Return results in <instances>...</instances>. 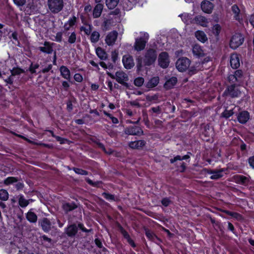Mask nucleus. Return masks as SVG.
Here are the masks:
<instances>
[{"label": "nucleus", "mask_w": 254, "mask_h": 254, "mask_svg": "<svg viewBox=\"0 0 254 254\" xmlns=\"http://www.w3.org/2000/svg\"><path fill=\"white\" fill-rule=\"evenodd\" d=\"M159 81V78L158 76L153 77L151 78L146 84L147 88H151L156 86Z\"/></svg>", "instance_id": "23"}, {"label": "nucleus", "mask_w": 254, "mask_h": 254, "mask_svg": "<svg viewBox=\"0 0 254 254\" xmlns=\"http://www.w3.org/2000/svg\"><path fill=\"white\" fill-rule=\"evenodd\" d=\"M144 81L143 78L137 77L134 79V84L136 86L140 87L143 84Z\"/></svg>", "instance_id": "40"}, {"label": "nucleus", "mask_w": 254, "mask_h": 254, "mask_svg": "<svg viewBox=\"0 0 254 254\" xmlns=\"http://www.w3.org/2000/svg\"><path fill=\"white\" fill-rule=\"evenodd\" d=\"M95 242L96 245L99 248H101L102 247V244L99 240H98L97 239H95Z\"/></svg>", "instance_id": "62"}, {"label": "nucleus", "mask_w": 254, "mask_h": 254, "mask_svg": "<svg viewBox=\"0 0 254 254\" xmlns=\"http://www.w3.org/2000/svg\"><path fill=\"white\" fill-rule=\"evenodd\" d=\"M47 5L49 11L56 14L62 10L64 2L63 0H48Z\"/></svg>", "instance_id": "1"}, {"label": "nucleus", "mask_w": 254, "mask_h": 254, "mask_svg": "<svg viewBox=\"0 0 254 254\" xmlns=\"http://www.w3.org/2000/svg\"><path fill=\"white\" fill-rule=\"evenodd\" d=\"M76 22L75 17H73L70 18L68 21L64 25V28L65 30H68L71 27L74 25Z\"/></svg>", "instance_id": "34"}, {"label": "nucleus", "mask_w": 254, "mask_h": 254, "mask_svg": "<svg viewBox=\"0 0 254 254\" xmlns=\"http://www.w3.org/2000/svg\"><path fill=\"white\" fill-rule=\"evenodd\" d=\"M244 42V38L240 34L237 33L233 36L230 43V46L233 49H236Z\"/></svg>", "instance_id": "4"}, {"label": "nucleus", "mask_w": 254, "mask_h": 254, "mask_svg": "<svg viewBox=\"0 0 254 254\" xmlns=\"http://www.w3.org/2000/svg\"><path fill=\"white\" fill-rule=\"evenodd\" d=\"M141 36L135 39L134 48L137 51L143 50L149 39V34L146 32H140Z\"/></svg>", "instance_id": "2"}, {"label": "nucleus", "mask_w": 254, "mask_h": 254, "mask_svg": "<svg viewBox=\"0 0 254 254\" xmlns=\"http://www.w3.org/2000/svg\"><path fill=\"white\" fill-rule=\"evenodd\" d=\"M14 3L17 6H23L26 3V0H13Z\"/></svg>", "instance_id": "50"}, {"label": "nucleus", "mask_w": 254, "mask_h": 254, "mask_svg": "<svg viewBox=\"0 0 254 254\" xmlns=\"http://www.w3.org/2000/svg\"><path fill=\"white\" fill-rule=\"evenodd\" d=\"M249 21L254 28V15H251L249 18Z\"/></svg>", "instance_id": "59"}, {"label": "nucleus", "mask_w": 254, "mask_h": 254, "mask_svg": "<svg viewBox=\"0 0 254 254\" xmlns=\"http://www.w3.org/2000/svg\"><path fill=\"white\" fill-rule=\"evenodd\" d=\"M52 65L49 64L47 67H45L43 69L42 72L43 73L48 72L50 70H51L52 69Z\"/></svg>", "instance_id": "55"}, {"label": "nucleus", "mask_w": 254, "mask_h": 254, "mask_svg": "<svg viewBox=\"0 0 254 254\" xmlns=\"http://www.w3.org/2000/svg\"><path fill=\"white\" fill-rule=\"evenodd\" d=\"M117 36L118 33L116 31H114L110 32L106 36V43L109 46L113 45L116 41Z\"/></svg>", "instance_id": "12"}, {"label": "nucleus", "mask_w": 254, "mask_h": 254, "mask_svg": "<svg viewBox=\"0 0 254 254\" xmlns=\"http://www.w3.org/2000/svg\"><path fill=\"white\" fill-rule=\"evenodd\" d=\"M62 86L65 90H67L69 87V84L67 81H64L62 82Z\"/></svg>", "instance_id": "54"}, {"label": "nucleus", "mask_w": 254, "mask_h": 254, "mask_svg": "<svg viewBox=\"0 0 254 254\" xmlns=\"http://www.w3.org/2000/svg\"><path fill=\"white\" fill-rule=\"evenodd\" d=\"M195 21L197 24L203 27H206L207 26L208 21L206 18L202 16L198 15L196 16Z\"/></svg>", "instance_id": "25"}, {"label": "nucleus", "mask_w": 254, "mask_h": 254, "mask_svg": "<svg viewBox=\"0 0 254 254\" xmlns=\"http://www.w3.org/2000/svg\"><path fill=\"white\" fill-rule=\"evenodd\" d=\"M192 53L194 55L198 57H203L204 55V53L201 46L198 45H195L192 47Z\"/></svg>", "instance_id": "18"}, {"label": "nucleus", "mask_w": 254, "mask_h": 254, "mask_svg": "<svg viewBox=\"0 0 254 254\" xmlns=\"http://www.w3.org/2000/svg\"><path fill=\"white\" fill-rule=\"evenodd\" d=\"M145 144L144 140H140L138 141H131L129 143V146L132 149H139Z\"/></svg>", "instance_id": "19"}, {"label": "nucleus", "mask_w": 254, "mask_h": 254, "mask_svg": "<svg viewBox=\"0 0 254 254\" xmlns=\"http://www.w3.org/2000/svg\"><path fill=\"white\" fill-rule=\"evenodd\" d=\"M224 94L232 97H237L240 95L241 92L234 85H232L227 88Z\"/></svg>", "instance_id": "7"}, {"label": "nucleus", "mask_w": 254, "mask_h": 254, "mask_svg": "<svg viewBox=\"0 0 254 254\" xmlns=\"http://www.w3.org/2000/svg\"><path fill=\"white\" fill-rule=\"evenodd\" d=\"M161 202H162V204L164 206H167L170 204L171 201L169 198H165L162 200Z\"/></svg>", "instance_id": "51"}, {"label": "nucleus", "mask_w": 254, "mask_h": 254, "mask_svg": "<svg viewBox=\"0 0 254 254\" xmlns=\"http://www.w3.org/2000/svg\"><path fill=\"white\" fill-rule=\"evenodd\" d=\"M8 198V193L5 190H0V199L6 200Z\"/></svg>", "instance_id": "38"}, {"label": "nucleus", "mask_w": 254, "mask_h": 254, "mask_svg": "<svg viewBox=\"0 0 254 254\" xmlns=\"http://www.w3.org/2000/svg\"><path fill=\"white\" fill-rule=\"evenodd\" d=\"M74 79L76 81L81 82L83 80V77L79 73H75L74 75Z\"/></svg>", "instance_id": "48"}, {"label": "nucleus", "mask_w": 254, "mask_h": 254, "mask_svg": "<svg viewBox=\"0 0 254 254\" xmlns=\"http://www.w3.org/2000/svg\"><path fill=\"white\" fill-rule=\"evenodd\" d=\"M221 30V27L219 24H216L214 25L212 29L213 33L216 35L218 36Z\"/></svg>", "instance_id": "39"}, {"label": "nucleus", "mask_w": 254, "mask_h": 254, "mask_svg": "<svg viewBox=\"0 0 254 254\" xmlns=\"http://www.w3.org/2000/svg\"><path fill=\"white\" fill-rule=\"evenodd\" d=\"M130 104L132 106H135L139 107L140 104L138 102L135 101H131L130 102Z\"/></svg>", "instance_id": "64"}, {"label": "nucleus", "mask_w": 254, "mask_h": 254, "mask_svg": "<svg viewBox=\"0 0 254 254\" xmlns=\"http://www.w3.org/2000/svg\"><path fill=\"white\" fill-rule=\"evenodd\" d=\"M26 218L31 223H35L37 220V216L36 214L32 212L28 211L26 214Z\"/></svg>", "instance_id": "31"}, {"label": "nucleus", "mask_w": 254, "mask_h": 254, "mask_svg": "<svg viewBox=\"0 0 254 254\" xmlns=\"http://www.w3.org/2000/svg\"><path fill=\"white\" fill-rule=\"evenodd\" d=\"M77 207L74 203H64L63 204V208L65 212L72 211Z\"/></svg>", "instance_id": "26"}, {"label": "nucleus", "mask_w": 254, "mask_h": 254, "mask_svg": "<svg viewBox=\"0 0 254 254\" xmlns=\"http://www.w3.org/2000/svg\"><path fill=\"white\" fill-rule=\"evenodd\" d=\"M249 118V113L247 111H243L238 116V120L241 124H245Z\"/></svg>", "instance_id": "17"}, {"label": "nucleus", "mask_w": 254, "mask_h": 254, "mask_svg": "<svg viewBox=\"0 0 254 254\" xmlns=\"http://www.w3.org/2000/svg\"><path fill=\"white\" fill-rule=\"evenodd\" d=\"M249 181V178L244 176L239 175L236 177V182L240 184L245 185L248 183Z\"/></svg>", "instance_id": "30"}, {"label": "nucleus", "mask_w": 254, "mask_h": 254, "mask_svg": "<svg viewBox=\"0 0 254 254\" xmlns=\"http://www.w3.org/2000/svg\"><path fill=\"white\" fill-rule=\"evenodd\" d=\"M62 34L61 33H57L56 36V41L58 42H61L62 41Z\"/></svg>", "instance_id": "58"}, {"label": "nucleus", "mask_w": 254, "mask_h": 254, "mask_svg": "<svg viewBox=\"0 0 254 254\" xmlns=\"http://www.w3.org/2000/svg\"><path fill=\"white\" fill-rule=\"evenodd\" d=\"M23 70L19 68H14L11 70V76H14L16 75L20 74L23 72Z\"/></svg>", "instance_id": "43"}, {"label": "nucleus", "mask_w": 254, "mask_h": 254, "mask_svg": "<svg viewBox=\"0 0 254 254\" xmlns=\"http://www.w3.org/2000/svg\"><path fill=\"white\" fill-rule=\"evenodd\" d=\"M231 10L234 14V18L239 21L241 19V17L240 16V10L239 7L236 4H234L231 7Z\"/></svg>", "instance_id": "27"}, {"label": "nucleus", "mask_w": 254, "mask_h": 254, "mask_svg": "<svg viewBox=\"0 0 254 254\" xmlns=\"http://www.w3.org/2000/svg\"><path fill=\"white\" fill-rule=\"evenodd\" d=\"M182 19L185 23H188L190 21V15L187 13L182 14L180 15Z\"/></svg>", "instance_id": "45"}, {"label": "nucleus", "mask_w": 254, "mask_h": 254, "mask_svg": "<svg viewBox=\"0 0 254 254\" xmlns=\"http://www.w3.org/2000/svg\"><path fill=\"white\" fill-rule=\"evenodd\" d=\"M190 65V61L187 58H180L176 63L177 68L180 71H184L188 68Z\"/></svg>", "instance_id": "5"}, {"label": "nucleus", "mask_w": 254, "mask_h": 254, "mask_svg": "<svg viewBox=\"0 0 254 254\" xmlns=\"http://www.w3.org/2000/svg\"><path fill=\"white\" fill-rule=\"evenodd\" d=\"M223 116L225 118H228L232 116L234 114V112L233 111V110H226L223 113Z\"/></svg>", "instance_id": "46"}, {"label": "nucleus", "mask_w": 254, "mask_h": 254, "mask_svg": "<svg viewBox=\"0 0 254 254\" xmlns=\"http://www.w3.org/2000/svg\"><path fill=\"white\" fill-rule=\"evenodd\" d=\"M243 72L241 70H236L234 74L235 76V80L238 81V78H241L242 76Z\"/></svg>", "instance_id": "49"}, {"label": "nucleus", "mask_w": 254, "mask_h": 254, "mask_svg": "<svg viewBox=\"0 0 254 254\" xmlns=\"http://www.w3.org/2000/svg\"><path fill=\"white\" fill-rule=\"evenodd\" d=\"M151 110L154 113H156L158 114L160 113V108L159 107H153L151 108Z\"/></svg>", "instance_id": "56"}, {"label": "nucleus", "mask_w": 254, "mask_h": 254, "mask_svg": "<svg viewBox=\"0 0 254 254\" xmlns=\"http://www.w3.org/2000/svg\"><path fill=\"white\" fill-rule=\"evenodd\" d=\"M195 36L197 39L201 42L204 43L207 40L206 34L202 31H197L195 33Z\"/></svg>", "instance_id": "22"}, {"label": "nucleus", "mask_w": 254, "mask_h": 254, "mask_svg": "<svg viewBox=\"0 0 254 254\" xmlns=\"http://www.w3.org/2000/svg\"><path fill=\"white\" fill-rule=\"evenodd\" d=\"M60 71L61 76L64 79L70 81L71 79V74L69 69L65 66L62 65L60 67Z\"/></svg>", "instance_id": "14"}, {"label": "nucleus", "mask_w": 254, "mask_h": 254, "mask_svg": "<svg viewBox=\"0 0 254 254\" xmlns=\"http://www.w3.org/2000/svg\"><path fill=\"white\" fill-rule=\"evenodd\" d=\"M38 64H34V65H33L32 64L31 65V66L30 67V71H31V73H35L36 72V70L35 69L38 67Z\"/></svg>", "instance_id": "53"}, {"label": "nucleus", "mask_w": 254, "mask_h": 254, "mask_svg": "<svg viewBox=\"0 0 254 254\" xmlns=\"http://www.w3.org/2000/svg\"><path fill=\"white\" fill-rule=\"evenodd\" d=\"M53 43L49 42H45L43 46H40L38 49L42 52L47 54H51L53 51L52 45Z\"/></svg>", "instance_id": "13"}, {"label": "nucleus", "mask_w": 254, "mask_h": 254, "mask_svg": "<svg viewBox=\"0 0 254 254\" xmlns=\"http://www.w3.org/2000/svg\"><path fill=\"white\" fill-rule=\"evenodd\" d=\"M119 0H106V5L109 9L114 8L118 4Z\"/></svg>", "instance_id": "35"}, {"label": "nucleus", "mask_w": 254, "mask_h": 254, "mask_svg": "<svg viewBox=\"0 0 254 254\" xmlns=\"http://www.w3.org/2000/svg\"><path fill=\"white\" fill-rule=\"evenodd\" d=\"M100 34L97 31H93L90 37V40L92 43H96L99 41Z\"/></svg>", "instance_id": "37"}, {"label": "nucleus", "mask_w": 254, "mask_h": 254, "mask_svg": "<svg viewBox=\"0 0 254 254\" xmlns=\"http://www.w3.org/2000/svg\"><path fill=\"white\" fill-rule=\"evenodd\" d=\"M102 196L107 200H115V196L113 195L108 193H103Z\"/></svg>", "instance_id": "47"}, {"label": "nucleus", "mask_w": 254, "mask_h": 254, "mask_svg": "<svg viewBox=\"0 0 254 254\" xmlns=\"http://www.w3.org/2000/svg\"><path fill=\"white\" fill-rule=\"evenodd\" d=\"M177 82V78L175 77H172L166 81L164 86L166 89H171L175 85Z\"/></svg>", "instance_id": "20"}, {"label": "nucleus", "mask_w": 254, "mask_h": 254, "mask_svg": "<svg viewBox=\"0 0 254 254\" xmlns=\"http://www.w3.org/2000/svg\"><path fill=\"white\" fill-rule=\"evenodd\" d=\"M190 158V156L188 155H186L183 156H181L180 155H177L175 157H174L173 158H172L170 159V162L171 163H174L177 161H181L183 160H186Z\"/></svg>", "instance_id": "36"}, {"label": "nucleus", "mask_w": 254, "mask_h": 254, "mask_svg": "<svg viewBox=\"0 0 254 254\" xmlns=\"http://www.w3.org/2000/svg\"><path fill=\"white\" fill-rule=\"evenodd\" d=\"M228 80L230 81H232V82H235V81H236L235 80V76H234V74L233 75V74L230 75L228 76Z\"/></svg>", "instance_id": "61"}, {"label": "nucleus", "mask_w": 254, "mask_h": 254, "mask_svg": "<svg viewBox=\"0 0 254 254\" xmlns=\"http://www.w3.org/2000/svg\"><path fill=\"white\" fill-rule=\"evenodd\" d=\"M230 64L233 68L236 69L240 66V60L238 55L236 54H232L230 57Z\"/></svg>", "instance_id": "15"}, {"label": "nucleus", "mask_w": 254, "mask_h": 254, "mask_svg": "<svg viewBox=\"0 0 254 254\" xmlns=\"http://www.w3.org/2000/svg\"><path fill=\"white\" fill-rule=\"evenodd\" d=\"M125 133L128 135H141L143 134V131L138 127H131L126 129Z\"/></svg>", "instance_id": "8"}, {"label": "nucleus", "mask_w": 254, "mask_h": 254, "mask_svg": "<svg viewBox=\"0 0 254 254\" xmlns=\"http://www.w3.org/2000/svg\"><path fill=\"white\" fill-rule=\"evenodd\" d=\"M77 232V227L76 225H71L68 226L66 230L67 235L69 236H74Z\"/></svg>", "instance_id": "24"}, {"label": "nucleus", "mask_w": 254, "mask_h": 254, "mask_svg": "<svg viewBox=\"0 0 254 254\" xmlns=\"http://www.w3.org/2000/svg\"><path fill=\"white\" fill-rule=\"evenodd\" d=\"M73 170L75 173L79 174V175H88V172L86 171L83 170L81 169L74 168H73Z\"/></svg>", "instance_id": "44"}, {"label": "nucleus", "mask_w": 254, "mask_h": 254, "mask_svg": "<svg viewBox=\"0 0 254 254\" xmlns=\"http://www.w3.org/2000/svg\"><path fill=\"white\" fill-rule=\"evenodd\" d=\"M169 59L168 54L166 52H162L158 57V63L159 65L162 68H166L169 64Z\"/></svg>", "instance_id": "6"}, {"label": "nucleus", "mask_w": 254, "mask_h": 254, "mask_svg": "<svg viewBox=\"0 0 254 254\" xmlns=\"http://www.w3.org/2000/svg\"><path fill=\"white\" fill-rule=\"evenodd\" d=\"M67 109L69 111H71L72 109V104L71 101H68L67 103Z\"/></svg>", "instance_id": "63"}, {"label": "nucleus", "mask_w": 254, "mask_h": 254, "mask_svg": "<svg viewBox=\"0 0 254 254\" xmlns=\"http://www.w3.org/2000/svg\"><path fill=\"white\" fill-rule=\"evenodd\" d=\"M201 7L204 12L210 13L213 9L214 5L208 0H204L201 2Z\"/></svg>", "instance_id": "11"}, {"label": "nucleus", "mask_w": 254, "mask_h": 254, "mask_svg": "<svg viewBox=\"0 0 254 254\" xmlns=\"http://www.w3.org/2000/svg\"><path fill=\"white\" fill-rule=\"evenodd\" d=\"M116 80L119 83L125 85L128 80V76L123 71H117L115 74Z\"/></svg>", "instance_id": "10"}, {"label": "nucleus", "mask_w": 254, "mask_h": 254, "mask_svg": "<svg viewBox=\"0 0 254 254\" xmlns=\"http://www.w3.org/2000/svg\"><path fill=\"white\" fill-rule=\"evenodd\" d=\"M17 180L14 177H8L4 180V184L9 185L13 183L17 182Z\"/></svg>", "instance_id": "41"}, {"label": "nucleus", "mask_w": 254, "mask_h": 254, "mask_svg": "<svg viewBox=\"0 0 254 254\" xmlns=\"http://www.w3.org/2000/svg\"><path fill=\"white\" fill-rule=\"evenodd\" d=\"M122 62L125 67L127 69H130L134 65L132 57L128 55L123 56Z\"/></svg>", "instance_id": "9"}, {"label": "nucleus", "mask_w": 254, "mask_h": 254, "mask_svg": "<svg viewBox=\"0 0 254 254\" xmlns=\"http://www.w3.org/2000/svg\"><path fill=\"white\" fill-rule=\"evenodd\" d=\"M145 235L151 241L156 243H157L158 241H159L158 238L152 232L148 230H145Z\"/></svg>", "instance_id": "29"}, {"label": "nucleus", "mask_w": 254, "mask_h": 254, "mask_svg": "<svg viewBox=\"0 0 254 254\" xmlns=\"http://www.w3.org/2000/svg\"><path fill=\"white\" fill-rule=\"evenodd\" d=\"M103 5L100 3L97 4L93 9V16L94 18L99 17L102 12Z\"/></svg>", "instance_id": "21"}, {"label": "nucleus", "mask_w": 254, "mask_h": 254, "mask_svg": "<svg viewBox=\"0 0 254 254\" xmlns=\"http://www.w3.org/2000/svg\"><path fill=\"white\" fill-rule=\"evenodd\" d=\"M76 40V34L74 32H72L68 37V42L70 44H73L75 42Z\"/></svg>", "instance_id": "42"}, {"label": "nucleus", "mask_w": 254, "mask_h": 254, "mask_svg": "<svg viewBox=\"0 0 254 254\" xmlns=\"http://www.w3.org/2000/svg\"><path fill=\"white\" fill-rule=\"evenodd\" d=\"M55 138L56 139V140L58 141H59L61 144H63L64 142V139L62 138V137H60V136H55Z\"/></svg>", "instance_id": "60"}, {"label": "nucleus", "mask_w": 254, "mask_h": 254, "mask_svg": "<svg viewBox=\"0 0 254 254\" xmlns=\"http://www.w3.org/2000/svg\"><path fill=\"white\" fill-rule=\"evenodd\" d=\"M156 58V51L153 49H149L146 53L143 61L145 65H150L155 62Z\"/></svg>", "instance_id": "3"}, {"label": "nucleus", "mask_w": 254, "mask_h": 254, "mask_svg": "<svg viewBox=\"0 0 254 254\" xmlns=\"http://www.w3.org/2000/svg\"><path fill=\"white\" fill-rule=\"evenodd\" d=\"M29 200H30V199L27 200L24 198L23 195H21L19 196V199H18L19 205L21 207H25L29 204ZM31 200H32L31 199Z\"/></svg>", "instance_id": "33"}, {"label": "nucleus", "mask_w": 254, "mask_h": 254, "mask_svg": "<svg viewBox=\"0 0 254 254\" xmlns=\"http://www.w3.org/2000/svg\"><path fill=\"white\" fill-rule=\"evenodd\" d=\"M96 53L97 56L102 60H105L107 58V54L100 47H98L96 50Z\"/></svg>", "instance_id": "28"}, {"label": "nucleus", "mask_w": 254, "mask_h": 254, "mask_svg": "<svg viewBox=\"0 0 254 254\" xmlns=\"http://www.w3.org/2000/svg\"><path fill=\"white\" fill-rule=\"evenodd\" d=\"M248 163L250 166L253 168L254 169V156L250 157L248 159Z\"/></svg>", "instance_id": "52"}, {"label": "nucleus", "mask_w": 254, "mask_h": 254, "mask_svg": "<svg viewBox=\"0 0 254 254\" xmlns=\"http://www.w3.org/2000/svg\"><path fill=\"white\" fill-rule=\"evenodd\" d=\"M223 170H220L211 172L210 174L211 175L210 178L211 179L217 180L223 176L222 172Z\"/></svg>", "instance_id": "32"}, {"label": "nucleus", "mask_w": 254, "mask_h": 254, "mask_svg": "<svg viewBox=\"0 0 254 254\" xmlns=\"http://www.w3.org/2000/svg\"><path fill=\"white\" fill-rule=\"evenodd\" d=\"M40 225L43 230L46 232L49 231L51 229V223L46 218H44L41 220Z\"/></svg>", "instance_id": "16"}, {"label": "nucleus", "mask_w": 254, "mask_h": 254, "mask_svg": "<svg viewBox=\"0 0 254 254\" xmlns=\"http://www.w3.org/2000/svg\"><path fill=\"white\" fill-rule=\"evenodd\" d=\"M12 76H10L9 77H8L7 79L4 80V81L6 82L7 83L11 84L13 83V78L11 77Z\"/></svg>", "instance_id": "57"}]
</instances>
